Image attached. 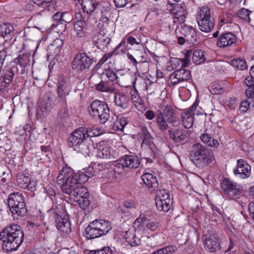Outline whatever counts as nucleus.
<instances>
[{
    "label": "nucleus",
    "instance_id": "obj_1",
    "mask_svg": "<svg viewBox=\"0 0 254 254\" xmlns=\"http://www.w3.org/2000/svg\"><path fill=\"white\" fill-rule=\"evenodd\" d=\"M57 181L61 185L63 192L68 194L71 201L78 203L83 209L89 205V194L87 190L82 186V184L87 181L86 176L74 174L71 168L64 167L60 171Z\"/></svg>",
    "mask_w": 254,
    "mask_h": 254
},
{
    "label": "nucleus",
    "instance_id": "obj_2",
    "mask_svg": "<svg viewBox=\"0 0 254 254\" xmlns=\"http://www.w3.org/2000/svg\"><path fill=\"white\" fill-rule=\"evenodd\" d=\"M102 134L101 128L94 127H80L75 129L68 137L67 144L77 153L84 156L88 155L92 146L91 137Z\"/></svg>",
    "mask_w": 254,
    "mask_h": 254
},
{
    "label": "nucleus",
    "instance_id": "obj_3",
    "mask_svg": "<svg viewBox=\"0 0 254 254\" xmlns=\"http://www.w3.org/2000/svg\"><path fill=\"white\" fill-rule=\"evenodd\" d=\"M24 233L21 227L16 224L5 227L0 233V240L2 241V249L7 252L15 251L24 240Z\"/></svg>",
    "mask_w": 254,
    "mask_h": 254
},
{
    "label": "nucleus",
    "instance_id": "obj_4",
    "mask_svg": "<svg viewBox=\"0 0 254 254\" xmlns=\"http://www.w3.org/2000/svg\"><path fill=\"white\" fill-rule=\"evenodd\" d=\"M190 152L192 162L197 167L200 169L210 164L215 159L212 150L199 142L192 144L190 148Z\"/></svg>",
    "mask_w": 254,
    "mask_h": 254
},
{
    "label": "nucleus",
    "instance_id": "obj_5",
    "mask_svg": "<svg viewBox=\"0 0 254 254\" xmlns=\"http://www.w3.org/2000/svg\"><path fill=\"white\" fill-rule=\"evenodd\" d=\"M220 188L222 193L227 198L239 203L242 207H243L242 202L245 197L243 195V189L241 185L229 178H225L221 181Z\"/></svg>",
    "mask_w": 254,
    "mask_h": 254
},
{
    "label": "nucleus",
    "instance_id": "obj_6",
    "mask_svg": "<svg viewBox=\"0 0 254 254\" xmlns=\"http://www.w3.org/2000/svg\"><path fill=\"white\" fill-rule=\"evenodd\" d=\"M111 224L104 220H95L90 222L84 230V236L92 239L107 234L111 229Z\"/></svg>",
    "mask_w": 254,
    "mask_h": 254
},
{
    "label": "nucleus",
    "instance_id": "obj_7",
    "mask_svg": "<svg viewBox=\"0 0 254 254\" xmlns=\"http://www.w3.org/2000/svg\"><path fill=\"white\" fill-rule=\"evenodd\" d=\"M7 205L12 215L24 216L27 214L24 196L20 192H14L9 194Z\"/></svg>",
    "mask_w": 254,
    "mask_h": 254
},
{
    "label": "nucleus",
    "instance_id": "obj_8",
    "mask_svg": "<svg viewBox=\"0 0 254 254\" xmlns=\"http://www.w3.org/2000/svg\"><path fill=\"white\" fill-rule=\"evenodd\" d=\"M196 20L199 29L202 32H209L214 27V19L210 14V9L208 7L200 8Z\"/></svg>",
    "mask_w": 254,
    "mask_h": 254
},
{
    "label": "nucleus",
    "instance_id": "obj_9",
    "mask_svg": "<svg viewBox=\"0 0 254 254\" xmlns=\"http://www.w3.org/2000/svg\"><path fill=\"white\" fill-rule=\"evenodd\" d=\"M90 114L93 117L97 118L101 124L107 122L110 117L108 105L104 102L96 100L90 104Z\"/></svg>",
    "mask_w": 254,
    "mask_h": 254
},
{
    "label": "nucleus",
    "instance_id": "obj_10",
    "mask_svg": "<svg viewBox=\"0 0 254 254\" xmlns=\"http://www.w3.org/2000/svg\"><path fill=\"white\" fill-rule=\"evenodd\" d=\"M93 63V58L88 56L86 53H77L71 63V67L77 71H83L88 69Z\"/></svg>",
    "mask_w": 254,
    "mask_h": 254
},
{
    "label": "nucleus",
    "instance_id": "obj_11",
    "mask_svg": "<svg viewBox=\"0 0 254 254\" xmlns=\"http://www.w3.org/2000/svg\"><path fill=\"white\" fill-rule=\"evenodd\" d=\"M71 90L69 78L64 75H60L58 78L57 93L59 101L66 105V98Z\"/></svg>",
    "mask_w": 254,
    "mask_h": 254
},
{
    "label": "nucleus",
    "instance_id": "obj_12",
    "mask_svg": "<svg viewBox=\"0 0 254 254\" xmlns=\"http://www.w3.org/2000/svg\"><path fill=\"white\" fill-rule=\"evenodd\" d=\"M156 194L155 202L157 209L160 211L167 212L172 205L169 193L164 190H158Z\"/></svg>",
    "mask_w": 254,
    "mask_h": 254
},
{
    "label": "nucleus",
    "instance_id": "obj_13",
    "mask_svg": "<svg viewBox=\"0 0 254 254\" xmlns=\"http://www.w3.org/2000/svg\"><path fill=\"white\" fill-rule=\"evenodd\" d=\"M139 135L141 140V147L144 148L147 152H150L151 156L154 158L156 146L153 142V138L146 127H142Z\"/></svg>",
    "mask_w": 254,
    "mask_h": 254
},
{
    "label": "nucleus",
    "instance_id": "obj_14",
    "mask_svg": "<svg viewBox=\"0 0 254 254\" xmlns=\"http://www.w3.org/2000/svg\"><path fill=\"white\" fill-rule=\"evenodd\" d=\"M191 78V71L185 68H180L172 72L169 78V86H175L180 83L189 81Z\"/></svg>",
    "mask_w": 254,
    "mask_h": 254
},
{
    "label": "nucleus",
    "instance_id": "obj_15",
    "mask_svg": "<svg viewBox=\"0 0 254 254\" xmlns=\"http://www.w3.org/2000/svg\"><path fill=\"white\" fill-rule=\"evenodd\" d=\"M251 169V166L245 160L239 159L237 161V165L233 170V173L235 176L244 179L250 176Z\"/></svg>",
    "mask_w": 254,
    "mask_h": 254
},
{
    "label": "nucleus",
    "instance_id": "obj_16",
    "mask_svg": "<svg viewBox=\"0 0 254 254\" xmlns=\"http://www.w3.org/2000/svg\"><path fill=\"white\" fill-rule=\"evenodd\" d=\"M89 14L86 13H77L75 14V19L76 21L74 24V29L76 32V35L78 37H83L85 35V32L83 28L85 26L88 24L89 19Z\"/></svg>",
    "mask_w": 254,
    "mask_h": 254
},
{
    "label": "nucleus",
    "instance_id": "obj_17",
    "mask_svg": "<svg viewBox=\"0 0 254 254\" xmlns=\"http://www.w3.org/2000/svg\"><path fill=\"white\" fill-rule=\"evenodd\" d=\"M237 41L236 35L232 32H224L217 39V45L220 48H225L232 46Z\"/></svg>",
    "mask_w": 254,
    "mask_h": 254
},
{
    "label": "nucleus",
    "instance_id": "obj_18",
    "mask_svg": "<svg viewBox=\"0 0 254 254\" xmlns=\"http://www.w3.org/2000/svg\"><path fill=\"white\" fill-rule=\"evenodd\" d=\"M57 229L64 234H68L71 232L70 223L69 218L66 214L57 216L54 218Z\"/></svg>",
    "mask_w": 254,
    "mask_h": 254
},
{
    "label": "nucleus",
    "instance_id": "obj_19",
    "mask_svg": "<svg viewBox=\"0 0 254 254\" xmlns=\"http://www.w3.org/2000/svg\"><path fill=\"white\" fill-rule=\"evenodd\" d=\"M163 110L162 114L169 124L172 127H177L180 124L179 119L176 117L175 111L171 106H163L161 108Z\"/></svg>",
    "mask_w": 254,
    "mask_h": 254
},
{
    "label": "nucleus",
    "instance_id": "obj_20",
    "mask_svg": "<svg viewBox=\"0 0 254 254\" xmlns=\"http://www.w3.org/2000/svg\"><path fill=\"white\" fill-rule=\"evenodd\" d=\"M92 44L99 49L104 50L111 41V39L101 32H97L92 37Z\"/></svg>",
    "mask_w": 254,
    "mask_h": 254
},
{
    "label": "nucleus",
    "instance_id": "obj_21",
    "mask_svg": "<svg viewBox=\"0 0 254 254\" xmlns=\"http://www.w3.org/2000/svg\"><path fill=\"white\" fill-rule=\"evenodd\" d=\"M172 6V12L175 15V22H178L179 23H183L185 21L187 11L184 6L179 3H172L171 4Z\"/></svg>",
    "mask_w": 254,
    "mask_h": 254
},
{
    "label": "nucleus",
    "instance_id": "obj_22",
    "mask_svg": "<svg viewBox=\"0 0 254 254\" xmlns=\"http://www.w3.org/2000/svg\"><path fill=\"white\" fill-rule=\"evenodd\" d=\"M168 132L170 139L176 143H179L185 140L187 137V131L182 127H179L176 129H169Z\"/></svg>",
    "mask_w": 254,
    "mask_h": 254
},
{
    "label": "nucleus",
    "instance_id": "obj_23",
    "mask_svg": "<svg viewBox=\"0 0 254 254\" xmlns=\"http://www.w3.org/2000/svg\"><path fill=\"white\" fill-rule=\"evenodd\" d=\"M177 33H181L186 39V41L190 43L196 42V33L194 29L191 26L186 25L178 28Z\"/></svg>",
    "mask_w": 254,
    "mask_h": 254
},
{
    "label": "nucleus",
    "instance_id": "obj_24",
    "mask_svg": "<svg viewBox=\"0 0 254 254\" xmlns=\"http://www.w3.org/2000/svg\"><path fill=\"white\" fill-rule=\"evenodd\" d=\"M99 142L97 149V156L104 159H114L117 157L116 153L109 146H102Z\"/></svg>",
    "mask_w": 254,
    "mask_h": 254
},
{
    "label": "nucleus",
    "instance_id": "obj_25",
    "mask_svg": "<svg viewBox=\"0 0 254 254\" xmlns=\"http://www.w3.org/2000/svg\"><path fill=\"white\" fill-rule=\"evenodd\" d=\"M121 161L126 168L130 169H136L140 165V160L138 157L134 154H126L122 156Z\"/></svg>",
    "mask_w": 254,
    "mask_h": 254
},
{
    "label": "nucleus",
    "instance_id": "obj_26",
    "mask_svg": "<svg viewBox=\"0 0 254 254\" xmlns=\"http://www.w3.org/2000/svg\"><path fill=\"white\" fill-rule=\"evenodd\" d=\"M204 246L210 253H214L221 249L220 243L217 237L210 235L205 239Z\"/></svg>",
    "mask_w": 254,
    "mask_h": 254
},
{
    "label": "nucleus",
    "instance_id": "obj_27",
    "mask_svg": "<svg viewBox=\"0 0 254 254\" xmlns=\"http://www.w3.org/2000/svg\"><path fill=\"white\" fill-rule=\"evenodd\" d=\"M129 102V98L127 95L119 92L115 93L114 103L115 105L123 109L128 108Z\"/></svg>",
    "mask_w": 254,
    "mask_h": 254
},
{
    "label": "nucleus",
    "instance_id": "obj_28",
    "mask_svg": "<svg viewBox=\"0 0 254 254\" xmlns=\"http://www.w3.org/2000/svg\"><path fill=\"white\" fill-rule=\"evenodd\" d=\"M141 179L145 185L152 190L158 188V183L156 177L150 173H145L141 176Z\"/></svg>",
    "mask_w": 254,
    "mask_h": 254
},
{
    "label": "nucleus",
    "instance_id": "obj_29",
    "mask_svg": "<svg viewBox=\"0 0 254 254\" xmlns=\"http://www.w3.org/2000/svg\"><path fill=\"white\" fill-rule=\"evenodd\" d=\"M14 33V28L10 23H4L0 25V36L5 39L10 40Z\"/></svg>",
    "mask_w": 254,
    "mask_h": 254
},
{
    "label": "nucleus",
    "instance_id": "obj_30",
    "mask_svg": "<svg viewBox=\"0 0 254 254\" xmlns=\"http://www.w3.org/2000/svg\"><path fill=\"white\" fill-rule=\"evenodd\" d=\"M84 13L87 15L92 13L96 8L98 3L96 0H78Z\"/></svg>",
    "mask_w": 254,
    "mask_h": 254
},
{
    "label": "nucleus",
    "instance_id": "obj_31",
    "mask_svg": "<svg viewBox=\"0 0 254 254\" xmlns=\"http://www.w3.org/2000/svg\"><path fill=\"white\" fill-rule=\"evenodd\" d=\"M206 131L200 135L199 139L207 146L217 148L219 145V142L217 139L213 138L211 134L206 132Z\"/></svg>",
    "mask_w": 254,
    "mask_h": 254
},
{
    "label": "nucleus",
    "instance_id": "obj_32",
    "mask_svg": "<svg viewBox=\"0 0 254 254\" xmlns=\"http://www.w3.org/2000/svg\"><path fill=\"white\" fill-rule=\"evenodd\" d=\"M156 122L157 127L161 132H164L169 128L168 122L162 114V112L160 110L157 111Z\"/></svg>",
    "mask_w": 254,
    "mask_h": 254
},
{
    "label": "nucleus",
    "instance_id": "obj_33",
    "mask_svg": "<svg viewBox=\"0 0 254 254\" xmlns=\"http://www.w3.org/2000/svg\"><path fill=\"white\" fill-rule=\"evenodd\" d=\"M136 231H128L125 236L126 241L132 247H135L141 244V240L136 236Z\"/></svg>",
    "mask_w": 254,
    "mask_h": 254
},
{
    "label": "nucleus",
    "instance_id": "obj_34",
    "mask_svg": "<svg viewBox=\"0 0 254 254\" xmlns=\"http://www.w3.org/2000/svg\"><path fill=\"white\" fill-rule=\"evenodd\" d=\"M17 69V66H13L11 68L7 69L4 76L1 77V82L0 83H3L4 86H8L9 83L12 81L13 76L14 75V72Z\"/></svg>",
    "mask_w": 254,
    "mask_h": 254
},
{
    "label": "nucleus",
    "instance_id": "obj_35",
    "mask_svg": "<svg viewBox=\"0 0 254 254\" xmlns=\"http://www.w3.org/2000/svg\"><path fill=\"white\" fill-rule=\"evenodd\" d=\"M30 56L28 54L19 55V56L14 59L13 62L16 65H19L21 67H25L27 64H29Z\"/></svg>",
    "mask_w": 254,
    "mask_h": 254
},
{
    "label": "nucleus",
    "instance_id": "obj_36",
    "mask_svg": "<svg viewBox=\"0 0 254 254\" xmlns=\"http://www.w3.org/2000/svg\"><path fill=\"white\" fill-rule=\"evenodd\" d=\"M205 57L203 51L197 49L194 51L192 60L196 64H200L205 61Z\"/></svg>",
    "mask_w": 254,
    "mask_h": 254
},
{
    "label": "nucleus",
    "instance_id": "obj_37",
    "mask_svg": "<svg viewBox=\"0 0 254 254\" xmlns=\"http://www.w3.org/2000/svg\"><path fill=\"white\" fill-rule=\"evenodd\" d=\"M244 83L249 87L245 91L246 96L249 98L254 99V81L245 78Z\"/></svg>",
    "mask_w": 254,
    "mask_h": 254
},
{
    "label": "nucleus",
    "instance_id": "obj_38",
    "mask_svg": "<svg viewBox=\"0 0 254 254\" xmlns=\"http://www.w3.org/2000/svg\"><path fill=\"white\" fill-rule=\"evenodd\" d=\"M182 123L186 128H190L193 125V117L190 113H184L182 116Z\"/></svg>",
    "mask_w": 254,
    "mask_h": 254
},
{
    "label": "nucleus",
    "instance_id": "obj_39",
    "mask_svg": "<svg viewBox=\"0 0 254 254\" xmlns=\"http://www.w3.org/2000/svg\"><path fill=\"white\" fill-rule=\"evenodd\" d=\"M30 179L28 176L24 174H19L17 176V183L20 187L26 189V187H28V183L29 182Z\"/></svg>",
    "mask_w": 254,
    "mask_h": 254
},
{
    "label": "nucleus",
    "instance_id": "obj_40",
    "mask_svg": "<svg viewBox=\"0 0 254 254\" xmlns=\"http://www.w3.org/2000/svg\"><path fill=\"white\" fill-rule=\"evenodd\" d=\"M230 63L234 67L239 70H243L247 67L245 60L240 58L232 60Z\"/></svg>",
    "mask_w": 254,
    "mask_h": 254
},
{
    "label": "nucleus",
    "instance_id": "obj_41",
    "mask_svg": "<svg viewBox=\"0 0 254 254\" xmlns=\"http://www.w3.org/2000/svg\"><path fill=\"white\" fill-rule=\"evenodd\" d=\"M50 211L54 212V218L57 217V216L65 214L64 206L63 205L58 204L57 203L53 204Z\"/></svg>",
    "mask_w": 254,
    "mask_h": 254
},
{
    "label": "nucleus",
    "instance_id": "obj_42",
    "mask_svg": "<svg viewBox=\"0 0 254 254\" xmlns=\"http://www.w3.org/2000/svg\"><path fill=\"white\" fill-rule=\"evenodd\" d=\"M53 105V102L50 98H48L47 100H45L44 101V103L41 107V110L42 112L43 116H46L51 111Z\"/></svg>",
    "mask_w": 254,
    "mask_h": 254
},
{
    "label": "nucleus",
    "instance_id": "obj_43",
    "mask_svg": "<svg viewBox=\"0 0 254 254\" xmlns=\"http://www.w3.org/2000/svg\"><path fill=\"white\" fill-rule=\"evenodd\" d=\"M177 248L174 246H168L154 252L152 254H173L177 251Z\"/></svg>",
    "mask_w": 254,
    "mask_h": 254
},
{
    "label": "nucleus",
    "instance_id": "obj_44",
    "mask_svg": "<svg viewBox=\"0 0 254 254\" xmlns=\"http://www.w3.org/2000/svg\"><path fill=\"white\" fill-rule=\"evenodd\" d=\"M53 20L56 23V25L59 24H65L69 22V21L65 18V14L62 12H57L53 16Z\"/></svg>",
    "mask_w": 254,
    "mask_h": 254
},
{
    "label": "nucleus",
    "instance_id": "obj_45",
    "mask_svg": "<svg viewBox=\"0 0 254 254\" xmlns=\"http://www.w3.org/2000/svg\"><path fill=\"white\" fill-rule=\"evenodd\" d=\"M68 110L65 107L61 109L58 114L57 122L60 124H64L68 117Z\"/></svg>",
    "mask_w": 254,
    "mask_h": 254
},
{
    "label": "nucleus",
    "instance_id": "obj_46",
    "mask_svg": "<svg viewBox=\"0 0 254 254\" xmlns=\"http://www.w3.org/2000/svg\"><path fill=\"white\" fill-rule=\"evenodd\" d=\"M252 11L243 8L239 11L238 14L240 18L249 22L251 21L250 15Z\"/></svg>",
    "mask_w": 254,
    "mask_h": 254
},
{
    "label": "nucleus",
    "instance_id": "obj_47",
    "mask_svg": "<svg viewBox=\"0 0 254 254\" xmlns=\"http://www.w3.org/2000/svg\"><path fill=\"white\" fill-rule=\"evenodd\" d=\"M254 107V105L249 101V100H245L242 101L240 105V110L243 113H246L248 110H252Z\"/></svg>",
    "mask_w": 254,
    "mask_h": 254
},
{
    "label": "nucleus",
    "instance_id": "obj_48",
    "mask_svg": "<svg viewBox=\"0 0 254 254\" xmlns=\"http://www.w3.org/2000/svg\"><path fill=\"white\" fill-rule=\"evenodd\" d=\"M96 89L101 92H111L113 88L108 85V84L105 82H101L96 86Z\"/></svg>",
    "mask_w": 254,
    "mask_h": 254
},
{
    "label": "nucleus",
    "instance_id": "obj_49",
    "mask_svg": "<svg viewBox=\"0 0 254 254\" xmlns=\"http://www.w3.org/2000/svg\"><path fill=\"white\" fill-rule=\"evenodd\" d=\"M112 251L109 247H104L101 249L90 251L88 254H112Z\"/></svg>",
    "mask_w": 254,
    "mask_h": 254
},
{
    "label": "nucleus",
    "instance_id": "obj_50",
    "mask_svg": "<svg viewBox=\"0 0 254 254\" xmlns=\"http://www.w3.org/2000/svg\"><path fill=\"white\" fill-rule=\"evenodd\" d=\"M210 91L212 94H220L224 92V89L221 85L214 83L211 86Z\"/></svg>",
    "mask_w": 254,
    "mask_h": 254
},
{
    "label": "nucleus",
    "instance_id": "obj_51",
    "mask_svg": "<svg viewBox=\"0 0 254 254\" xmlns=\"http://www.w3.org/2000/svg\"><path fill=\"white\" fill-rule=\"evenodd\" d=\"M117 51L115 49H114V50L112 52L105 54L100 60L99 64H102L104 63L107 62L108 60H110L113 55H118L119 53H117Z\"/></svg>",
    "mask_w": 254,
    "mask_h": 254
},
{
    "label": "nucleus",
    "instance_id": "obj_52",
    "mask_svg": "<svg viewBox=\"0 0 254 254\" xmlns=\"http://www.w3.org/2000/svg\"><path fill=\"white\" fill-rule=\"evenodd\" d=\"M94 169H93V166H92V167H90L88 168L87 169V170L86 171V174L84 173H75L74 172V174H78V175H84L86 176L87 177V180L90 177H92L97 174L96 172H95L94 171Z\"/></svg>",
    "mask_w": 254,
    "mask_h": 254
},
{
    "label": "nucleus",
    "instance_id": "obj_53",
    "mask_svg": "<svg viewBox=\"0 0 254 254\" xmlns=\"http://www.w3.org/2000/svg\"><path fill=\"white\" fill-rule=\"evenodd\" d=\"M103 75L106 76L111 81H115L118 78L116 73L111 70H106L105 72L103 73Z\"/></svg>",
    "mask_w": 254,
    "mask_h": 254
},
{
    "label": "nucleus",
    "instance_id": "obj_54",
    "mask_svg": "<svg viewBox=\"0 0 254 254\" xmlns=\"http://www.w3.org/2000/svg\"><path fill=\"white\" fill-rule=\"evenodd\" d=\"M123 206L124 208L126 209H129L130 211V213H131V211L134 210L136 208V205L135 203L133 201H125L123 203Z\"/></svg>",
    "mask_w": 254,
    "mask_h": 254
},
{
    "label": "nucleus",
    "instance_id": "obj_55",
    "mask_svg": "<svg viewBox=\"0 0 254 254\" xmlns=\"http://www.w3.org/2000/svg\"><path fill=\"white\" fill-rule=\"evenodd\" d=\"M119 161V162L117 163L114 165V170L115 172H117L119 174L120 173H121V172L124 170L126 166L123 163H122L121 158H120Z\"/></svg>",
    "mask_w": 254,
    "mask_h": 254
},
{
    "label": "nucleus",
    "instance_id": "obj_56",
    "mask_svg": "<svg viewBox=\"0 0 254 254\" xmlns=\"http://www.w3.org/2000/svg\"><path fill=\"white\" fill-rule=\"evenodd\" d=\"M115 6L118 8H122L126 6L128 0H114Z\"/></svg>",
    "mask_w": 254,
    "mask_h": 254
},
{
    "label": "nucleus",
    "instance_id": "obj_57",
    "mask_svg": "<svg viewBox=\"0 0 254 254\" xmlns=\"http://www.w3.org/2000/svg\"><path fill=\"white\" fill-rule=\"evenodd\" d=\"M158 226L159 223L156 222H148L146 225V228L152 231L156 230Z\"/></svg>",
    "mask_w": 254,
    "mask_h": 254
},
{
    "label": "nucleus",
    "instance_id": "obj_58",
    "mask_svg": "<svg viewBox=\"0 0 254 254\" xmlns=\"http://www.w3.org/2000/svg\"><path fill=\"white\" fill-rule=\"evenodd\" d=\"M147 218L144 215H140L139 217H138L134 222V224L136 225L137 223L138 224V226L139 225H141L143 224L146 220Z\"/></svg>",
    "mask_w": 254,
    "mask_h": 254
},
{
    "label": "nucleus",
    "instance_id": "obj_59",
    "mask_svg": "<svg viewBox=\"0 0 254 254\" xmlns=\"http://www.w3.org/2000/svg\"><path fill=\"white\" fill-rule=\"evenodd\" d=\"M94 171L98 174L100 171H101L105 169L106 166L102 164H95L93 165Z\"/></svg>",
    "mask_w": 254,
    "mask_h": 254
},
{
    "label": "nucleus",
    "instance_id": "obj_60",
    "mask_svg": "<svg viewBox=\"0 0 254 254\" xmlns=\"http://www.w3.org/2000/svg\"><path fill=\"white\" fill-rule=\"evenodd\" d=\"M198 103L195 101L193 105L188 109L186 110V112H185V113H190L193 117L194 116V112L195 111L196 107L198 106Z\"/></svg>",
    "mask_w": 254,
    "mask_h": 254
},
{
    "label": "nucleus",
    "instance_id": "obj_61",
    "mask_svg": "<svg viewBox=\"0 0 254 254\" xmlns=\"http://www.w3.org/2000/svg\"><path fill=\"white\" fill-rule=\"evenodd\" d=\"M181 61L182 63L181 68H184L185 67H188L190 63V61L188 59V55L187 54L185 58L181 59Z\"/></svg>",
    "mask_w": 254,
    "mask_h": 254
},
{
    "label": "nucleus",
    "instance_id": "obj_62",
    "mask_svg": "<svg viewBox=\"0 0 254 254\" xmlns=\"http://www.w3.org/2000/svg\"><path fill=\"white\" fill-rule=\"evenodd\" d=\"M122 126H121V125L119 122V121H118L117 120L114 123V124H113V125L112 126V129L114 131H122L124 128V127H122Z\"/></svg>",
    "mask_w": 254,
    "mask_h": 254
},
{
    "label": "nucleus",
    "instance_id": "obj_63",
    "mask_svg": "<svg viewBox=\"0 0 254 254\" xmlns=\"http://www.w3.org/2000/svg\"><path fill=\"white\" fill-rule=\"evenodd\" d=\"M144 116L147 119L149 120L153 119L155 117L154 112L151 110H147L146 111Z\"/></svg>",
    "mask_w": 254,
    "mask_h": 254
},
{
    "label": "nucleus",
    "instance_id": "obj_64",
    "mask_svg": "<svg viewBox=\"0 0 254 254\" xmlns=\"http://www.w3.org/2000/svg\"><path fill=\"white\" fill-rule=\"evenodd\" d=\"M249 210L250 216L254 220V200L249 204Z\"/></svg>",
    "mask_w": 254,
    "mask_h": 254
}]
</instances>
